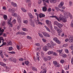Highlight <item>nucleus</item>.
<instances>
[{"label":"nucleus","instance_id":"obj_1","mask_svg":"<svg viewBox=\"0 0 73 73\" xmlns=\"http://www.w3.org/2000/svg\"><path fill=\"white\" fill-rule=\"evenodd\" d=\"M54 45L53 44H51L50 43H48L46 46L43 47V50L44 51H46L48 50V48H53Z\"/></svg>","mask_w":73,"mask_h":73},{"label":"nucleus","instance_id":"obj_2","mask_svg":"<svg viewBox=\"0 0 73 73\" xmlns=\"http://www.w3.org/2000/svg\"><path fill=\"white\" fill-rule=\"evenodd\" d=\"M12 17H10V20H9L8 21V24L10 26V27H13L12 22H11V20H12Z\"/></svg>","mask_w":73,"mask_h":73},{"label":"nucleus","instance_id":"obj_3","mask_svg":"<svg viewBox=\"0 0 73 73\" xmlns=\"http://www.w3.org/2000/svg\"><path fill=\"white\" fill-rule=\"evenodd\" d=\"M30 25L32 27H35V23L32 20V19H30L29 21Z\"/></svg>","mask_w":73,"mask_h":73},{"label":"nucleus","instance_id":"obj_4","mask_svg":"<svg viewBox=\"0 0 73 73\" xmlns=\"http://www.w3.org/2000/svg\"><path fill=\"white\" fill-rule=\"evenodd\" d=\"M17 20L18 21L19 24V25H20L21 23V17H20V16H18L17 17Z\"/></svg>","mask_w":73,"mask_h":73},{"label":"nucleus","instance_id":"obj_5","mask_svg":"<svg viewBox=\"0 0 73 73\" xmlns=\"http://www.w3.org/2000/svg\"><path fill=\"white\" fill-rule=\"evenodd\" d=\"M73 36L72 35L71 36L69 39H68V41H69V42H73Z\"/></svg>","mask_w":73,"mask_h":73},{"label":"nucleus","instance_id":"obj_6","mask_svg":"<svg viewBox=\"0 0 73 73\" xmlns=\"http://www.w3.org/2000/svg\"><path fill=\"white\" fill-rule=\"evenodd\" d=\"M57 32L58 33V35H59V36H60V33L62 32V30L61 29H58V30L57 31Z\"/></svg>","mask_w":73,"mask_h":73},{"label":"nucleus","instance_id":"obj_7","mask_svg":"<svg viewBox=\"0 0 73 73\" xmlns=\"http://www.w3.org/2000/svg\"><path fill=\"white\" fill-rule=\"evenodd\" d=\"M64 5V2H61L60 4L58 5V7L59 8H62V5Z\"/></svg>","mask_w":73,"mask_h":73},{"label":"nucleus","instance_id":"obj_8","mask_svg":"<svg viewBox=\"0 0 73 73\" xmlns=\"http://www.w3.org/2000/svg\"><path fill=\"white\" fill-rule=\"evenodd\" d=\"M45 61H48V60H50V56H46L44 58Z\"/></svg>","mask_w":73,"mask_h":73},{"label":"nucleus","instance_id":"obj_9","mask_svg":"<svg viewBox=\"0 0 73 73\" xmlns=\"http://www.w3.org/2000/svg\"><path fill=\"white\" fill-rule=\"evenodd\" d=\"M50 17H54L56 19V20H57L58 21H60V19H59V18L58 19V17H57L56 16H50Z\"/></svg>","mask_w":73,"mask_h":73},{"label":"nucleus","instance_id":"obj_10","mask_svg":"<svg viewBox=\"0 0 73 73\" xmlns=\"http://www.w3.org/2000/svg\"><path fill=\"white\" fill-rule=\"evenodd\" d=\"M46 68H44L40 72V73H46Z\"/></svg>","mask_w":73,"mask_h":73},{"label":"nucleus","instance_id":"obj_11","mask_svg":"<svg viewBox=\"0 0 73 73\" xmlns=\"http://www.w3.org/2000/svg\"><path fill=\"white\" fill-rule=\"evenodd\" d=\"M11 5L14 7H17V5L16 3H14L13 2H12L11 3Z\"/></svg>","mask_w":73,"mask_h":73},{"label":"nucleus","instance_id":"obj_12","mask_svg":"<svg viewBox=\"0 0 73 73\" xmlns=\"http://www.w3.org/2000/svg\"><path fill=\"white\" fill-rule=\"evenodd\" d=\"M50 2L52 3H55L57 1V0H49Z\"/></svg>","mask_w":73,"mask_h":73},{"label":"nucleus","instance_id":"obj_13","mask_svg":"<svg viewBox=\"0 0 73 73\" xmlns=\"http://www.w3.org/2000/svg\"><path fill=\"white\" fill-rule=\"evenodd\" d=\"M62 21L64 23L66 22V18L65 17H63L62 19Z\"/></svg>","mask_w":73,"mask_h":73},{"label":"nucleus","instance_id":"obj_14","mask_svg":"<svg viewBox=\"0 0 73 73\" xmlns=\"http://www.w3.org/2000/svg\"><path fill=\"white\" fill-rule=\"evenodd\" d=\"M36 59L38 61H39L40 59H39V55H38V52L36 53Z\"/></svg>","mask_w":73,"mask_h":73},{"label":"nucleus","instance_id":"obj_15","mask_svg":"<svg viewBox=\"0 0 73 73\" xmlns=\"http://www.w3.org/2000/svg\"><path fill=\"white\" fill-rule=\"evenodd\" d=\"M0 64L2 66H3L4 67H5V66H6V64L2 62H0Z\"/></svg>","mask_w":73,"mask_h":73},{"label":"nucleus","instance_id":"obj_16","mask_svg":"<svg viewBox=\"0 0 73 73\" xmlns=\"http://www.w3.org/2000/svg\"><path fill=\"white\" fill-rule=\"evenodd\" d=\"M4 31V29H2L1 30V29H0V36L3 35V32Z\"/></svg>","mask_w":73,"mask_h":73},{"label":"nucleus","instance_id":"obj_17","mask_svg":"<svg viewBox=\"0 0 73 73\" xmlns=\"http://www.w3.org/2000/svg\"><path fill=\"white\" fill-rule=\"evenodd\" d=\"M60 17L59 18V19L61 21V20H62V18H64L63 17V16H62V14H60Z\"/></svg>","mask_w":73,"mask_h":73},{"label":"nucleus","instance_id":"obj_18","mask_svg":"<svg viewBox=\"0 0 73 73\" xmlns=\"http://www.w3.org/2000/svg\"><path fill=\"white\" fill-rule=\"evenodd\" d=\"M42 10L43 11H44V12H45L47 10V8H46V7L45 6H44L42 8Z\"/></svg>","mask_w":73,"mask_h":73},{"label":"nucleus","instance_id":"obj_19","mask_svg":"<svg viewBox=\"0 0 73 73\" xmlns=\"http://www.w3.org/2000/svg\"><path fill=\"white\" fill-rule=\"evenodd\" d=\"M57 26L59 28H62V25L59 23L58 24V25Z\"/></svg>","mask_w":73,"mask_h":73},{"label":"nucleus","instance_id":"obj_20","mask_svg":"<svg viewBox=\"0 0 73 73\" xmlns=\"http://www.w3.org/2000/svg\"><path fill=\"white\" fill-rule=\"evenodd\" d=\"M69 68V65H68V66H64V68L65 70H68Z\"/></svg>","mask_w":73,"mask_h":73},{"label":"nucleus","instance_id":"obj_21","mask_svg":"<svg viewBox=\"0 0 73 73\" xmlns=\"http://www.w3.org/2000/svg\"><path fill=\"white\" fill-rule=\"evenodd\" d=\"M45 15L43 14L42 13H40V16H39V17L40 18H41V17H45Z\"/></svg>","mask_w":73,"mask_h":73},{"label":"nucleus","instance_id":"obj_22","mask_svg":"<svg viewBox=\"0 0 73 73\" xmlns=\"http://www.w3.org/2000/svg\"><path fill=\"white\" fill-rule=\"evenodd\" d=\"M7 44L9 45H12V41L10 40L7 42Z\"/></svg>","mask_w":73,"mask_h":73},{"label":"nucleus","instance_id":"obj_23","mask_svg":"<svg viewBox=\"0 0 73 73\" xmlns=\"http://www.w3.org/2000/svg\"><path fill=\"white\" fill-rule=\"evenodd\" d=\"M40 21V20L38 19V18H37V20L35 21V22L36 23V24L38 25V23Z\"/></svg>","mask_w":73,"mask_h":73},{"label":"nucleus","instance_id":"obj_24","mask_svg":"<svg viewBox=\"0 0 73 73\" xmlns=\"http://www.w3.org/2000/svg\"><path fill=\"white\" fill-rule=\"evenodd\" d=\"M46 22L47 24H49V23L50 24H51V22H50V21L48 20H46Z\"/></svg>","mask_w":73,"mask_h":73},{"label":"nucleus","instance_id":"obj_25","mask_svg":"<svg viewBox=\"0 0 73 73\" xmlns=\"http://www.w3.org/2000/svg\"><path fill=\"white\" fill-rule=\"evenodd\" d=\"M14 58L13 57H11L9 58V60L10 61H13Z\"/></svg>","mask_w":73,"mask_h":73},{"label":"nucleus","instance_id":"obj_26","mask_svg":"<svg viewBox=\"0 0 73 73\" xmlns=\"http://www.w3.org/2000/svg\"><path fill=\"white\" fill-rule=\"evenodd\" d=\"M48 54H53V51H50L48 52Z\"/></svg>","mask_w":73,"mask_h":73},{"label":"nucleus","instance_id":"obj_27","mask_svg":"<svg viewBox=\"0 0 73 73\" xmlns=\"http://www.w3.org/2000/svg\"><path fill=\"white\" fill-rule=\"evenodd\" d=\"M32 70H34V71H37V68L34 67H33L32 68Z\"/></svg>","mask_w":73,"mask_h":73},{"label":"nucleus","instance_id":"obj_28","mask_svg":"<svg viewBox=\"0 0 73 73\" xmlns=\"http://www.w3.org/2000/svg\"><path fill=\"white\" fill-rule=\"evenodd\" d=\"M44 27L46 28V30L48 31V32H50V29L48 28L46 26H44Z\"/></svg>","mask_w":73,"mask_h":73},{"label":"nucleus","instance_id":"obj_29","mask_svg":"<svg viewBox=\"0 0 73 73\" xmlns=\"http://www.w3.org/2000/svg\"><path fill=\"white\" fill-rule=\"evenodd\" d=\"M54 65L55 67H58V68H59L60 67V64L58 63L56 64H54Z\"/></svg>","mask_w":73,"mask_h":73},{"label":"nucleus","instance_id":"obj_30","mask_svg":"<svg viewBox=\"0 0 73 73\" xmlns=\"http://www.w3.org/2000/svg\"><path fill=\"white\" fill-rule=\"evenodd\" d=\"M21 34L22 35H23L24 36L26 35V33L23 31H21L20 32V35Z\"/></svg>","mask_w":73,"mask_h":73},{"label":"nucleus","instance_id":"obj_31","mask_svg":"<svg viewBox=\"0 0 73 73\" xmlns=\"http://www.w3.org/2000/svg\"><path fill=\"white\" fill-rule=\"evenodd\" d=\"M3 18L5 20H7L8 18H7V16L6 15H4L3 16Z\"/></svg>","mask_w":73,"mask_h":73},{"label":"nucleus","instance_id":"obj_32","mask_svg":"<svg viewBox=\"0 0 73 73\" xmlns=\"http://www.w3.org/2000/svg\"><path fill=\"white\" fill-rule=\"evenodd\" d=\"M55 9L57 11H60V9H59V8L57 7H55Z\"/></svg>","mask_w":73,"mask_h":73},{"label":"nucleus","instance_id":"obj_33","mask_svg":"<svg viewBox=\"0 0 73 73\" xmlns=\"http://www.w3.org/2000/svg\"><path fill=\"white\" fill-rule=\"evenodd\" d=\"M12 16H13L14 17H17V14L15 13H13Z\"/></svg>","mask_w":73,"mask_h":73},{"label":"nucleus","instance_id":"obj_34","mask_svg":"<svg viewBox=\"0 0 73 73\" xmlns=\"http://www.w3.org/2000/svg\"><path fill=\"white\" fill-rule=\"evenodd\" d=\"M54 29L56 31H57L59 29L57 26H54Z\"/></svg>","mask_w":73,"mask_h":73},{"label":"nucleus","instance_id":"obj_35","mask_svg":"<svg viewBox=\"0 0 73 73\" xmlns=\"http://www.w3.org/2000/svg\"><path fill=\"white\" fill-rule=\"evenodd\" d=\"M0 54L2 57V58H4V56H3V52H1L0 53Z\"/></svg>","mask_w":73,"mask_h":73},{"label":"nucleus","instance_id":"obj_36","mask_svg":"<svg viewBox=\"0 0 73 73\" xmlns=\"http://www.w3.org/2000/svg\"><path fill=\"white\" fill-rule=\"evenodd\" d=\"M13 61L14 62H15V63H16L17 62V60L16 59V58H14Z\"/></svg>","mask_w":73,"mask_h":73},{"label":"nucleus","instance_id":"obj_37","mask_svg":"<svg viewBox=\"0 0 73 73\" xmlns=\"http://www.w3.org/2000/svg\"><path fill=\"white\" fill-rule=\"evenodd\" d=\"M21 9L22 11H23V12H26V10L25 9H24V8H21Z\"/></svg>","mask_w":73,"mask_h":73},{"label":"nucleus","instance_id":"obj_38","mask_svg":"<svg viewBox=\"0 0 73 73\" xmlns=\"http://www.w3.org/2000/svg\"><path fill=\"white\" fill-rule=\"evenodd\" d=\"M56 43H57L58 44H60V43H61V42L60 41L58 40H57L56 42Z\"/></svg>","mask_w":73,"mask_h":73},{"label":"nucleus","instance_id":"obj_39","mask_svg":"<svg viewBox=\"0 0 73 73\" xmlns=\"http://www.w3.org/2000/svg\"><path fill=\"white\" fill-rule=\"evenodd\" d=\"M15 11V10L14 9H12L11 10V13H13Z\"/></svg>","mask_w":73,"mask_h":73},{"label":"nucleus","instance_id":"obj_40","mask_svg":"<svg viewBox=\"0 0 73 73\" xmlns=\"http://www.w3.org/2000/svg\"><path fill=\"white\" fill-rule=\"evenodd\" d=\"M57 52L58 53H61L62 52V50H57Z\"/></svg>","mask_w":73,"mask_h":73},{"label":"nucleus","instance_id":"obj_41","mask_svg":"<svg viewBox=\"0 0 73 73\" xmlns=\"http://www.w3.org/2000/svg\"><path fill=\"white\" fill-rule=\"evenodd\" d=\"M44 36H45L46 37H50V35L48 34H47L46 33Z\"/></svg>","mask_w":73,"mask_h":73},{"label":"nucleus","instance_id":"obj_42","mask_svg":"<svg viewBox=\"0 0 73 73\" xmlns=\"http://www.w3.org/2000/svg\"><path fill=\"white\" fill-rule=\"evenodd\" d=\"M23 31H28V29L25 28H23Z\"/></svg>","mask_w":73,"mask_h":73},{"label":"nucleus","instance_id":"obj_43","mask_svg":"<svg viewBox=\"0 0 73 73\" xmlns=\"http://www.w3.org/2000/svg\"><path fill=\"white\" fill-rule=\"evenodd\" d=\"M38 34L39 35V36H40V37H41L42 38H43V36H42V34H40V33H38Z\"/></svg>","mask_w":73,"mask_h":73},{"label":"nucleus","instance_id":"obj_44","mask_svg":"<svg viewBox=\"0 0 73 73\" xmlns=\"http://www.w3.org/2000/svg\"><path fill=\"white\" fill-rule=\"evenodd\" d=\"M12 49H13V48L12 47H10L9 48V50L10 51L11 50H12Z\"/></svg>","mask_w":73,"mask_h":73},{"label":"nucleus","instance_id":"obj_45","mask_svg":"<svg viewBox=\"0 0 73 73\" xmlns=\"http://www.w3.org/2000/svg\"><path fill=\"white\" fill-rule=\"evenodd\" d=\"M59 23H58V22L56 21H55L54 23V24H55V25H56L57 26L58 25V24Z\"/></svg>","mask_w":73,"mask_h":73},{"label":"nucleus","instance_id":"obj_46","mask_svg":"<svg viewBox=\"0 0 73 73\" xmlns=\"http://www.w3.org/2000/svg\"><path fill=\"white\" fill-rule=\"evenodd\" d=\"M29 3L28 4V6L29 7H31V2H29Z\"/></svg>","mask_w":73,"mask_h":73},{"label":"nucleus","instance_id":"obj_47","mask_svg":"<svg viewBox=\"0 0 73 73\" xmlns=\"http://www.w3.org/2000/svg\"><path fill=\"white\" fill-rule=\"evenodd\" d=\"M64 50L66 53H69V51L68 49H65Z\"/></svg>","mask_w":73,"mask_h":73},{"label":"nucleus","instance_id":"obj_48","mask_svg":"<svg viewBox=\"0 0 73 73\" xmlns=\"http://www.w3.org/2000/svg\"><path fill=\"white\" fill-rule=\"evenodd\" d=\"M25 63L26 65H28L29 64V62L28 61H25Z\"/></svg>","mask_w":73,"mask_h":73},{"label":"nucleus","instance_id":"obj_49","mask_svg":"<svg viewBox=\"0 0 73 73\" xmlns=\"http://www.w3.org/2000/svg\"><path fill=\"white\" fill-rule=\"evenodd\" d=\"M53 40L54 41H55V42H56V41L58 40L57 39V38L56 37H55L54 38H53Z\"/></svg>","mask_w":73,"mask_h":73},{"label":"nucleus","instance_id":"obj_50","mask_svg":"<svg viewBox=\"0 0 73 73\" xmlns=\"http://www.w3.org/2000/svg\"><path fill=\"white\" fill-rule=\"evenodd\" d=\"M1 40H4V39H3V37H0V44L1 42Z\"/></svg>","mask_w":73,"mask_h":73},{"label":"nucleus","instance_id":"obj_51","mask_svg":"<svg viewBox=\"0 0 73 73\" xmlns=\"http://www.w3.org/2000/svg\"><path fill=\"white\" fill-rule=\"evenodd\" d=\"M12 23L13 24H16V20L14 19Z\"/></svg>","mask_w":73,"mask_h":73},{"label":"nucleus","instance_id":"obj_52","mask_svg":"<svg viewBox=\"0 0 73 73\" xmlns=\"http://www.w3.org/2000/svg\"><path fill=\"white\" fill-rule=\"evenodd\" d=\"M9 53L10 54H15V52L14 51L9 52Z\"/></svg>","mask_w":73,"mask_h":73},{"label":"nucleus","instance_id":"obj_53","mask_svg":"<svg viewBox=\"0 0 73 73\" xmlns=\"http://www.w3.org/2000/svg\"><path fill=\"white\" fill-rule=\"evenodd\" d=\"M50 43L51 44V45H56V44H54V43L53 42L51 41L50 42Z\"/></svg>","mask_w":73,"mask_h":73},{"label":"nucleus","instance_id":"obj_54","mask_svg":"<svg viewBox=\"0 0 73 73\" xmlns=\"http://www.w3.org/2000/svg\"><path fill=\"white\" fill-rule=\"evenodd\" d=\"M60 63H62V64H63L64 62V60H61L60 61Z\"/></svg>","mask_w":73,"mask_h":73},{"label":"nucleus","instance_id":"obj_55","mask_svg":"<svg viewBox=\"0 0 73 73\" xmlns=\"http://www.w3.org/2000/svg\"><path fill=\"white\" fill-rule=\"evenodd\" d=\"M21 44V46H20ZM20 44L19 45V49H21L23 48V46H22V45H21V44Z\"/></svg>","mask_w":73,"mask_h":73},{"label":"nucleus","instance_id":"obj_56","mask_svg":"<svg viewBox=\"0 0 73 73\" xmlns=\"http://www.w3.org/2000/svg\"><path fill=\"white\" fill-rule=\"evenodd\" d=\"M24 24H27L28 23V21L27 20L24 21L23 22Z\"/></svg>","mask_w":73,"mask_h":73},{"label":"nucleus","instance_id":"obj_57","mask_svg":"<svg viewBox=\"0 0 73 73\" xmlns=\"http://www.w3.org/2000/svg\"><path fill=\"white\" fill-rule=\"evenodd\" d=\"M27 38L28 39H31V38H32L31 37V36H27Z\"/></svg>","mask_w":73,"mask_h":73},{"label":"nucleus","instance_id":"obj_58","mask_svg":"<svg viewBox=\"0 0 73 73\" xmlns=\"http://www.w3.org/2000/svg\"><path fill=\"white\" fill-rule=\"evenodd\" d=\"M42 40L44 42H45L46 41V40L44 38H42Z\"/></svg>","mask_w":73,"mask_h":73},{"label":"nucleus","instance_id":"obj_59","mask_svg":"<svg viewBox=\"0 0 73 73\" xmlns=\"http://www.w3.org/2000/svg\"><path fill=\"white\" fill-rule=\"evenodd\" d=\"M69 48H70L71 50H73V46H69Z\"/></svg>","mask_w":73,"mask_h":73},{"label":"nucleus","instance_id":"obj_60","mask_svg":"<svg viewBox=\"0 0 73 73\" xmlns=\"http://www.w3.org/2000/svg\"><path fill=\"white\" fill-rule=\"evenodd\" d=\"M17 47L18 50H19V49H20V45L17 46Z\"/></svg>","mask_w":73,"mask_h":73},{"label":"nucleus","instance_id":"obj_61","mask_svg":"<svg viewBox=\"0 0 73 73\" xmlns=\"http://www.w3.org/2000/svg\"><path fill=\"white\" fill-rule=\"evenodd\" d=\"M60 11H61V12H63V13H64V12H65V11H64V10L63 9H60Z\"/></svg>","mask_w":73,"mask_h":73},{"label":"nucleus","instance_id":"obj_62","mask_svg":"<svg viewBox=\"0 0 73 73\" xmlns=\"http://www.w3.org/2000/svg\"><path fill=\"white\" fill-rule=\"evenodd\" d=\"M71 64H73V58H72L71 60Z\"/></svg>","mask_w":73,"mask_h":73},{"label":"nucleus","instance_id":"obj_63","mask_svg":"<svg viewBox=\"0 0 73 73\" xmlns=\"http://www.w3.org/2000/svg\"><path fill=\"white\" fill-rule=\"evenodd\" d=\"M51 8H49L48 9V12H50V11H51Z\"/></svg>","mask_w":73,"mask_h":73},{"label":"nucleus","instance_id":"obj_64","mask_svg":"<svg viewBox=\"0 0 73 73\" xmlns=\"http://www.w3.org/2000/svg\"><path fill=\"white\" fill-rule=\"evenodd\" d=\"M71 27H73V20L71 21Z\"/></svg>","mask_w":73,"mask_h":73}]
</instances>
